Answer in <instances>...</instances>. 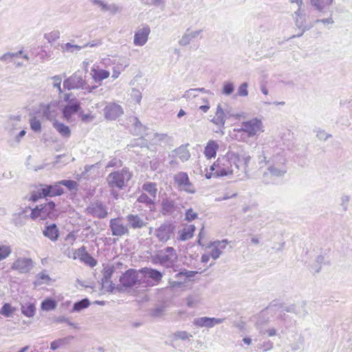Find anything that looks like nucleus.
I'll list each match as a JSON object with an SVG mask.
<instances>
[{
    "instance_id": "49",
    "label": "nucleus",
    "mask_w": 352,
    "mask_h": 352,
    "mask_svg": "<svg viewBox=\"0 0 352 352\" xmlns=\"http://www.w3.org/2000/svg\"><path fill=\"white\" fill-rule=\"evenodd\" d=\"M57 183L59 184V186H60V185L65 186L69 190H76L78 186V184L76 181L71 179L60 180Z\"/></svg>"
},
{
    "instance_id": "61",
    "label": "nucleus",
    "mask_w": 352,
    "mask_h": 352,
    "mask_svg": "<svg viewBox=\"0 0 352 352\" xmlns=\"http://www.w3.org/2000/svg\"><path fill=\"white\" fill-rule=\"evenodd\" d=\"M316 137L320 140H327L331 137V134L326 133L324 130L319 129L316 131Z\"/></svg>"
},
{
    "instance_id": "45",
    "label": "nucleus",
    "mask_w": 352,
    "mask_h": 352,
    "mask_svg": "<svg viewBox=\"0 0 352 352\" xmlns=\"http://www.w3.org/2000/svg\"><path fill=\"white\" fill-rule=\"evenodd\" d=\"M56 302L52 298H47L41 303V309L44 311H51L56 307Z\"/></svg>"
},
{
    "instance_id": "48",
    "label": "nucleus",
    "mask_w": 352,
    "mask_h": 352,
    "mask_svg": "<svg viewBox=\"0 0 352 352\" xmlns=\"http://www.w3.org/2000/svg\"><path fill=\"white\" fill-rule=\"evenodd\" d=\"M21 116H10L8 119V124L10 127V131H12L17 129L19 122L21 121Z\"/></svg>"
},
{
    "instance_id": "27",
    "label": "nucleus",
    "mask_w": 352,
    "mask_h": 352,
    "mask_svg": "<svg viewBox=\"0 0 352 352\" xmlns=\"http://www.w3.org/2000/svg\"><path fill=\"white\" fill-rule=\"evenodd\" d=\"M58 104L56 102H51L44 105L43 116L48 120H54L57 115Z\"/></svg>"
},
{
    "instance_id": "20",
    "label": "nucleus",
    "mask_w": 352,
    "mask_h": 352,
    "mask_svg": "<svg viewBox=\"0 0 352 352\" xmlns=\"http://www.w3.org/2000/svg\"><path fill=\"white\" fill-rule=\"evenodd\" d=\"M140 272L144 277L151 278L153 281V285H158L163 278L164 274L160 271L151 267H143L140 270Z\"/></svg>"
},
{
    "instance_id": "13",
    "label": "nucleus",
    "mask_w": 352,
    "mask_h": 352,
    "mask_svg": "<svg viewBox=\"0 0 352 352\" xmlns=\"http://www.w3.org/2000/svg\"><path fill=\"white\" fill-rule=\"evenodd\" d=\"M151 28L147 24H142L135 32L133 44L135 46H144L148 41Z\"/></svg>"
},
{
    "instance_id": "53",
    "label": "nucleus",
    "mask_w": 352,
    "mask_h": 352,
    "mask_svg": "<svg viewBox=\"0 0 352 352\" xmlns=\"http://www.w3.org/2000/svg\"><path fill=\"white\" fill-rule=\"evenodd\" d=\"M167 138H168V135L166 134L155 133L153 134V138H151L150 140H151V144H158L162 141L165 140Z\"/></svg>"
},
{
    "instance_id": "62",
    "label": "nucleus",
    "mask_w": 352,
    "mask_h": 352,
    "mask_svg": "<svg viewBox=\"0 0 352 352\" xmlns=\"http://www.w3.org/2000/svg\"><path fill=\"white\" fill-rule=\"evenodd\" d=\"M197 96V90L195 89H190L187 90L183 95V98L187 100H190Z\"/></svg>"
},
{
    "instance_id": "59",
    "label": "nucleus",
    "mask_w": 352,
    "mask_h": 352,
    "mask_svg": "<svg viewBox=\"0 0 352 352\" xmlns=\"http://www.w3.org/2000/svg\"><path fill=\"white\" fill-rule=\"evenodd\" d=\"M274 344L272 341L267 340L265 341L263 343L261 344L258 346V349L262 350L263 351H267L271 350L273 348Z\"/></svg>"
},
{
    "instance_id": "55",
    "label": "nucleus",
    "mask_w": 352,
    "mask_h": 352,
    "mask_svg": "<svg viewBox=\"0 0 352 352\" xmlns=\"http://www.w3.org/2000/svg\"><path fill=\"white\" fill-rule=\"evenodd\" d=\"M51 79L53 80V87L58 89L59 94H62L63 90L60 87L61 82H62L61 77L59 75H56V76L51 77Z\"/></svg>"
},
{
    "instance_id": "24",
    "label": "nucleus",
    "mask_w": 352,
    "mask_h": 352,
    "mask_svg": "<svg viewBox=\"0 0 352 352\" xmlns=\"http://www.w3.org/2000/svg\"><path fill=\"white\" fill-rule=\"evenodd\" d=\"M203 32V30H192L190 28H188L182 38L179 41V45L183 47L187 46L190 42L199 36Z\"/></svg>"
},
{
    "instance_id": "14",
    "label": "nucleus",
    "mask_w": 352,
    "mask_h": 352,
    "mask_svg": "<svg viewBox=\"0 0 352 352\" xmlns=\"http://www.w3.org/2000/svg\"><path fill=\"white\" fill-rule=\"evenodd\" d=\"M87 211L88 214L98 219H104L108 215L107 206L99 201L91 202Z\"/></svg>"
},
{
    "instance_id": "41",
    "label": "nucleus",
    "mask_w": 352,
    "mask_h": 352,
    "mask_svg": "<svg viewBox=\"0 0 352 352\" xmlns=\"http://www.w3.org/2000/svg\"><path fill=\"white\" fill-rule=\"evenodd\" d=\"M142 190L148 192L153 199L156 198L157 188V184L153 182H146L142 185Z\"/></svg>"
},
{
    "instance_id": "46",
    "label": "nucleus",
    "mask_w": 352,
    "mask_h": 352,
    "mask_svg": "<svg viewBox=\"0 0 352 352\" xmlns=\"http://www.w3.org/2000/svg\"><path fill=\"white\" fill-rule=\"evenodd\" d=\"M201 302V298L197 294L190 295L186 298V304L189 307H195Z\"/></svg>"
},
{
    "instance_id": "34",
    "label": "nucleus",
    "mask_w": 352,
    "mask_h": 352,
    "mask_svg": "<svg viewBox=\"0 0 352 352\" xmlns=\"http://www.w3.org/2000/svg\"><path fill=\"white\" fill-rule=\"evenodd\" d=\"M74 338L73 336H67L63 338H59L51 342L50 349L53 351L56 350L60 346L69 344L70 341Z\"/></svg>"
},
{
    "instance_id": "25",
    "label": "nucleus",
    "mask_w": 352,
    "mask_h": 352,
    "mask_svg": "<svg viewBox=\"0 0 352 352\" xmlns=\"http://www.w3.org/2000/svg\"><path fill=\"white\" fill-rule=\"evenodd\" d=\"M178 207L175 200L166 197L162 201V213L164 215H172Z\"/></svg>"
},
{
    "instance_id": "5",
    "label": "nucleus",
    "mask_w": 352,
    "mask_h": 352,
    "mask_svg": "<svg viewBox=\"0 0 352 352\" xmlns=\"http://www.w3.org/2000/svg\"><path fill=\"white\" fill-rule=\"evenodd\" d=\"M131 177V172L128 168L124 167L121 170L109 173L107 177L106 182L109 188L122 190L127 186Z\"/></svg>"
},
{
    "instance_id": "21",
    "label": "nucleus",
    "mask_w": 352,
    "mask_h": 352,
    "mask_svg": "<svg viewBox=\"0 0 352 352\" xmlns=\"http://www.w3.org/2000/svg\"><path fill=\"white\" fill-rule=\"evenodd\" d=\"M74 254V259L78 258L90 267H94L97 264L96 260L87 252L86 248L84 246L76 250Z\"/></svg>"
},
{
    "instance_id": "44",
    "label": "nucleus",
    "mask_w": 352,
    "mask_h": 352,
    "mask_svg": "<svg viewBox=\"0 0 352 352\" xmlns=\"http://www.w3.org/2000/svg\"><path fill=\"white\" fill-rule=\"evenodd\" d=\"M191 338H192V335L186 331H177L173 334L174 340H190Z\"/></svg>"
},
{
    "instance_id": "43",
    "label": "nucleus",
    "mask_w": 352,
    "mask_h": 352,
    "mask_svg": "<svg viewBox=\"0 0 352 352\" xmlns=\"http://www.w3.org/2000/svg\"><path fill=\"white\" fill-rule=\"evenodd\" d=\"M114 272V269L113 267H106L104 268L102 272V278L101 279L102 284L104 286L105 284L110 282V279L112 276V274Z\"/></svg>"
},
{
    "instance_id": "56",
    "label": "nucleus",
    "mask_w": 352,
    "mask_h": 352,
    "mask_svg": "<svg viewBox=\"0 0 352 352\" xmlns=\"http://www.w3.org/2000/svg\"><path fill=\"white\" fill-rule=\"evenodd\" d=\"M60 37V32L58 30H54L49 34H45L44 38L47 40L49 43L55 41Z\"/></svg>"
},
{
    "instance_id": "57",
    "label": "nucleus",
    "mask_w": 352,
    "mask_h": 352,
    "mask_svg": "<svg viewBox=\"0 0 352 352\" xmlns=\"http://www.w3.org/2000/svg\"><path fill=\"white\" fill-rule=\"evenodd\" d=\"M198 217V214L193 210L192 208H189L186 210L185 213V220L190 222L192 221Z\"/></svg>"
},
{
    "instance_id": "1",
    "label": "nucleus",
    "mask_w": 352,
    "mask_h": 352,
    "mask_svg": "<svg viewBox=\"0 0 352 352\" xmlns=\"http://www.w3.org/2000/svg\"><path fill=\"white\" fill-rule=\"evenodd\" d=\"M251 157L246 152L241 151H228L226 155L219 157L210 166V170L214 171L215 177H224L230 175L241 177L246 173V169Z\"/></svg>"
},
{
    "instance_id": "10",
    "label": "nucleus",
    "mask_w": 352,
    "mask_h": 352,
    "mask_svg": "<svg viewBox=\"0 0 352 352\" xmlns=\"http://www.w3.org/2000/svg\"><path fill=\"white\" fill-rule=\"evenodd\" d=\"M109 228L113 236L121 237L129 234L126 223H124L123 217L111 219L109 221Z\"/></svg>"
},
{
    "instance_id": "29",
    "label": "nucleus",
    "mask_w": 352,
    "mask_h": 352,
    "mask_svg": "<svg viewBox=\"0 0 352 352\" xmlns=\"http://www.w3.org/2000/svg\"><path fill=\"white\" fill-rule=\"evenodd\" d=\"M232 116L233 115L230 114L229 117ZM227 118H228V116L223 111V110L221 107V105L219 104L217 108V112H216L215 117L212 120V121L213 123H214L217 125L223 126L225 124L226 119Z\"/></svg>"
},
{
    "instance_id": "58",
    "label": "nucleus",
    "mask_w": 352,
    "mask_h": 352,
    "mask_svg": "<svg viewBox=\"0 0 352 352\" xmlns=\"http://www.w3.org/2000/svg\"><path fill=\"white\" fill-rule=\"evenodd\" d=\"M248 85L247 82L242 83L238 88L236 95L239 96H247L248 95Z\"/></svg>"
},
{
    "instance_id": "33",
    "label": "nucleus",
    "mask_w": 352,
    "mask_h": 352,
    "mask_svg": "<svg viewBox=\"0 0 352 352\" xmlns=\"http://www.w3.org/2000/svg\"><path fill=\"white\" fill-rule=\"evenodd\" d=\"M52 124L53 127L61 136L67 138L71 135V130L68 126L56 120H54Z\"/></svg>"
},
{
    "instance_id": "19",
    "label": "nucleus",
    "mask_w": 352,
    "mask_h": 352,
    "mask_svg": "<svg viewBox=\"0 0 352 352\" xmlns=\"http://www.w3.org/2000/svg\"><path fill=\"white\" fill-rule=\"evenodd\" d=\"M295 15V23L296 27L301 30V32L297 34V36H300L306 31L311 28V25L307 23L305 14L298 8V9L294 12Z\"/></svg>"
},
{
    "instance_id": "39",
    "label": "nucleus",
    "mask_w": 352,
    "mask_h": 352,
    "mask_svg": "<svg viewBox=\"0 0 352 352\" xmlns=\"http://www.w3.org/2000/svg\"><path fill=\"white\" fill-rule=\"evenodd\" d=\"M155 199L151 197H148L146 193H142L138 198V201L144 204L146 207L152 210L154 208Z\"/></svg>"
},
{
    "instance_id": "40",
    "label": "nucleus",
    "mask_w": 352,
    "mask_h": 352,
    "mask_svg": "<svg viewBox=\"0 0 352 352\" xmlns=\"http://www.w3.org/2000/svg\"><path fill=\"white\" fill-rule=\"evenodd\" d=\"M90 305V301L88 298H85L74 304L71 312H80L82 309L87 308Z\"/></svg>"
},
{
    "instance_id": "31",
    "label": "nucleus",
    "mask_w": 352,
    "mask_h": 352,
    "mask_svg": "<svg viewBox=\"0 0 352 352\" xmlns=\"http://www.w3.org/2000/svg\"><path fill=\"white\" fill-rule=\"evenodd\" d=\"M219 149V144L214 140H209L207 143L206 146L204 149V154L208 159L214 157L217 154V151Z\"/></svg>"
},
{
    "instance_id": "50",
    "label": "nucleus",
    "mask_w": 352,
    "mask_h": 352,
    "mask_svg": "<svg viewBox=\"0 0 352 352\" xmlns=\"http://www.w3.org/2000/svg\"><path fill=\"white\" fill-rule=\"evenodd\" d=\"M60 47L63 51H66V52H70V53H73V52H74V51H79L82 48H83L82 46L78 45H72L70 43H67L65 44L61 45Z\"/></svg>"
},
{
    "instance_id": "12",
    "label": "nucleus",
    "mask_w": 352,
    "mask_h": 352,
    "mask_svg": "<svg viewBox=\"0 0 352 352\" xmlns=\"http://www.w3.org/2000/svg\"><path fill=\"white\" fill-rule=\"evenodd\" d=\"M124 221L126 222L129 230L130 229L134 230H141L148 224L146 219L144 218L143 215L140 214H128L126 215Z\"/></svg>"
},
{
    "instance_id": "17",
    "label": "nucleus",
    "mask_w": 352,
    "mask_h": 352,
    "mask_svg": "<svg viewBox=\"0 0 352 352\" xmlns=\"http://www.w3.org/2000/svg\"><path fill=\"white\" fill-rule=\"evenodd\" d=\"M55 206L56 204L52 201L41 204V219H55L58 215V212L56 210Z\"/></svg>"
},
{
    "instance_id": "37",
    "label": "nucleus",
    "mask_w": 352,
    "mask_h": 352,
    "mask_svg": "<svg viewBox=\"0 0 352 352\" xmlns=\"http://www.w3.org/2000/svg\"><path fill=\"white\" fill-rule=\"evenodd\" d=\"M195 231V226L194 225H190L184 228L180 233L179 239L181 241H186L192 238Z\"/></svg>"
},
{
    "instance_id": "18",
    "label": "nucleus",
    "mask_w": 352,
    "mask_h": 352,
    "mask_svg": "<svg viewBox=\"0 0 352 352\" xmlns=\"http://www.w3.org/2000/svg\"><path fill=\"white\" fill-rule=\"evenodd\" d=\"M225 318H216L210 317L196 318L193 320V324L199 327L212 328L217 324H221Z\"/></svg>"
},
{
    "instance_id": "32",
    "label": "nucleus",
    "mask_w": 352,
    "mask_h": 352,
    "mask_svg": "<svg viewBox=\"0 0 352 352\" xmlns=\"http://www.w3.org/2000/svg\"><path fill=\"white\" fill-rule=\"evenodd\" d=\"M91 74L95 82H100L107 78L109 76L110 73L104 69H96L93 67L91 70Z\"/></svg>"
},
{
    "instance_id": "63",
    "label": "nucleus",
    "mask_w": 352,
    "mask_h": 352,
    "mask_svg": "<svg viewBox=\"0 0 352 352\" xmlns=\"http://www.w3.org/2000/svg\"><path fill=\"white\" fill-rule=\"evenodd\" d=\"M122 162L120 160L113 158L111 159L106 166V168H111V167H120L122 166Z\"/></svg>"
},
{
    "instance_id": "7",
    "label": "nucleus",
    "mask_w": 352,
    "mask_h": 352,
    "mask_svg": "<svg viewBox=\"0 0 352 352\" xmlns=\"http://www.w3.org/2000/svg\"><path fill=\"white\" fill-rule=\"evenodd\" d=\"M140 270L129 269L126 270L120 278V281L124 287H132L142 283L139 278Z\"/></svg>"
},
{
    "instance_id": "47",
    "label": "nucleus",
    "mask_w": 352,
    "mask_h": 352,
    "mask_svg": "<svg viewBox=\"0 0 352 352\" xmlns=\"http://www.w3.org/2000/svg\"><path fill=\"white\" fill-rule=\"evenodd\" d=\"M15 311V309L11 306L9 303H5L1 310L0 314L5 317H11Z\"/></svg>"
},
{
    "instance_id": "38",
    "label": "nucleus",
    "mask_w": 352,
    "mask_h": 352,
    "mask_svg": "<svg viewBox=\"0 0 352 352\" xmlns=\"http://www.w3.org/2000/svg\"><path fill=\"white\" fill-rule=\"evenodd\" d=\"M175 152L182 162L187 161L190 157V154L189 151L187 149V146L184 145H182L176 148Z\"/></svg>"
},
{
    "instance_id": "15",
    "label": "nucleus",
    "mask_w": 352,
    "mask_h": 352,
    "mask_svg": "<svg viewBox=\"0 0 352 352\" xmlns=\"http://www.w3.org/2000/svg\"><path fill=\"white\" fill-rule=\"evenodd\" d=\"M34 267V262L30 258L19 257L12 265V270L21 274H26L30 272Z\"/></svg>"
},
{
    "instance_id": "35",
    "label": "nucleus",
    "mask_w": 352,
    "mask_h": 352,
    "mask_svg": "<svg viewBox=\"0 0 352 352\" xmlns=\"http://www.w3.org/2000/svg\"><path fill=\"white\" fill-rule=\"evenodd\" d=\"M133 125V134L136 135H142L146 129V127L141 123L139 119L136 117H132L130 120Z\"/></svg>"
},
{
    "instance_id": "6",
    "label": "nucleus",
    "mask_w": 352,
    "mask_h": 352,
    "mask_svg": "<svg viewBox=\"0 0 352 352\" xmlns=\"http://www.w3.org/2000/svg\"><path fill=\"white\" fill-rule=\"evenodd\" d=\"M63 87L68 90L86 89L87 82L82 74L76 72L63 81Z\"/></svg>"
},
{
    "instance_id": "3",
    "label": "nucleus",
    "mask_w": 352,
    "mask_h": 352,
    "mask_svg": "<svg viewBox=\"0 0 352 352\" xmlns=\"http://www.w3.org/2000/svg\"><path fill=\"white\" fill-rule=\"evenodd\" d=\"M263 123L261 120L253 118L244 121L241 123V127L234 129V131L239 135L236 138L242 142H247L248 138L258 135L263 131Z\"/></svg>"
},
{
    "instance_id": "51",
    "label": "nucleus",
    "mask_w": 352,
    "mask_h": 352,
    "mask_svg": "<svg viewBox=\"0 0 352 352\" xmlns=\"http://www.w3.org/2000/svg\"><path fill=\"white\" fill-rule=\"evenodd\" d=\"M234 89V85L233 82L226 81L223 82L222 94L226 96H230L232 94Z\"/></svg>"
},
{
    "instance_id": "52",
    "label": "nucleus",
    "mask_w": 352,
    "mask_h": 352,
    "mask_svg": "<svg viewBox=\"0 0 352 352\" xmlns=\"http://www.w3.org/2000/svg\"><path fill=\"white\" fill-rule=\"evenodd\" d=\"M12 250L10 246L6 245H0V261H2L11 254Z\"/></svg>"
},
{
    "instance_id": "11",
    "label": "nucleus",
    "mask_w": 352,
    "mask_h": 352,
    "mask_svg": "<svg viewBox=\"0 0 352 352\" xmlns=\"http://www.w3.org/2000/svg\"><path fill=\"white\" fill-rule=\"evenodd\" d=\"M175 229L173 223H164L155 230V235L159 241L166 243L174 236Z\"/></svg>"
},
{
    "instance_id": "36",
    "label": "nucleus",
    "mask_w": 352,
    "mask_h": 352,
    "mask_svg": "<svg viewBox=\"0 0 352 352\" xmlns=\"http://www.w3.org/2000/svg\"><path fill=\"white\" fill-rule=\"evenodd\" d=\"M333 0H311V4L318 11H323L331 5Z\"/></svg>"
},
{
    "instance_id": "42",
    "label": "nucleus",
    "mask_w": 352,
    "mask_h": 352,
    "mask_svg": "<svg viewBox=\"0 0 352 352\" xmlns=\"http://www.w3.org/2000/svg\"><path fill=\"white\" fill-rule=\"evenodd\" d=\"M36 311V307L34 303L28 302L21 305V312L27 317H32Z\"/></svg>"
},
{
    "instance_id": "4",
    "label": "nucleus",
    "mask_w": 352,
    "mask_h": 352,
    "mask_svg": "<svg viewBox=\"0 0 352 352\" xmlns=\"http://www.w3.org/2000/svg\"><path fill=\"white\" fill-rule=\"evenodd\" d=\"M177 254L172 247H167L158 250L151 256V262L155 265H160L166 268L173 267L177 261Z\"/></svg>"
},
{
    "instance_id": "23",
    "label": "nucleus",
    "mask_w": 352,
    "mask_h": 352,
    "mask_svg": "<svg viewBox=\"0 0 352 352\" xmlns=\"http://www.w3.org/2000/svg\"><path fill=\"white\" fill-rule=\"evenodd\" d=\"M80 109V104L78 101V100L74 97L73 102L67 104L63 109V118L67 121L70 122L72 120V117L73 115L76 113L79 109Z\"/></svg>"
},
{
    "instance_id": "28",
    "label": "nucleus",
    "mask_w": 352,
    "mask_h": 352,
    "mask_svg": "<svg viewBox=\"0 0 352 352\" xmlns=\"http://www.w3.org/2000/svg\"><path fill=\"white\" fill-rule=\"evenodd\" d=\"M270 318L265 311H262L256 317L255 327L261 334H265L264 327L269 322Z\"/></svg>"
},
{
    "instance_id": "22",
    "label": "nucleus",
    "mask_w": 352,
    "mask_h": 352,
    "mask_svg": "<svg viewBox=\"0 0 352 352\" xmlns=\"http://www.w3.org/2000/svg\"><path fill=\"white\" fill-rule=\"evenodd\" d=\"M41 192L42 195L44 196V197L59 196L63 194L64 192L63 188L59 186V184H58V183H56L54 185L43 184L41 185Z\"/></svg>"
},
{
    "instance_id": "60",
    "label": "nucleus",
    "mask_w": 352,
    "mask_h": 352,
    "mask_svg": "<svg viewBox=\"0 0 352 352\" xmlns=\"http://www.w3.org/2000/svg\"><path fill=\"white\" fill-rule=\"evenodd\" d=\"M91 2L93 4L98 6L102 11H107L109 4L105 3L103 0H91Z\"/></svg>"
},
{
    "instance_id": "30",
    "label": "nucleus",
    "mask_w": 352,
    "mask_h": 352,
    "mask_svg": "<svg viewBox=\"0 0 352 352\" xmlns=\"http://www.w3.org/2000/svg\"><path fill=\"white\" fill-rule=\"evenodd\" d=\"M43 233L45 236L53 241H56L59 236V232L55 223L46 226Z\"/></svg>"
},
{
    "instance_id": "26",
    "label": "nucleus",
    "mask_w": 352,
    "mask_h": 352,
    "mask_svg": "<svg viewBox=\"0 0 352 352\" xmlns=\"http://www.w3.org/2000/svg\"><path fill=\"white\" fill-rule=\"evenodd\" d=\"M195 273L196 272L193 271L184 270V271L180 272L175 275V278H177V280L170 281V283L173 287H181L187 280L188 278L193 277Z\"/></svg>"
},
{
    "instance_id": "16",
    "label": "nucleus",
    "mask_w": 352,
    "mask_h": 352,
    "mask_svg": "<svg viewBox=\"0 0 352 352\" xmlns=\"http://www.w3.org/2000/svg\"><path fill=\"white\" fill-rule=\"evenodd\" d=\"M103 111L104 118L107 120H116L124 113L122 107L115 102L107 104Z\"/></svg>"
},
{
    "instance_id": "2",
    "label": "nucleus",
    "mask_w": 352,
    "mask_h": 352,
    "mask_svg": "<svg viewBox=\"0 0 352 352\" xmlns=\"http://www.w3.org/2000/svg\"><path fill=\"white\" fill-rule=\"evenodd\" d=\"M258 153H261L259 159L261 164L263 162L265 164L286 166V157L284 150L279 147L278 143L274 141H268L258 148Z\"/></svg>"
},
{
    "instance_id": "54",
    "label": "nucleus",
    "mask_w": 352,
    "mask_h": 352,
    "mask_svg": "<svg viewBox=\"0 0 352 352\" xmlns=\"http://www.w3.org/2000/svg\"><path fill=\"white\" fill-rule=\"evenodd\" d=\"M30 124L32 130L34 132H40L41 130V123L39 120L32 118L30 120Z\"/></svg>"
},
{
    "instance_id": "8",
    "label": "nucleus",
    "mask_w": 352,
    "mask_h": 352,
    "mask_svg": "<svg viewBox=\"0 0 352 352\" xmlns=\"http://www.w3.org/2000/svg\"><path fill=\"white\" fill-rule=\"evenodd\" d=\"M268 166L267 171L263 174V182L265 184L274 182V177H282L287 173L286 166H275L267 164Z\"/></svg>"
},
{
    "instance_id": "9",
    "label": "nucleus",
    "mask_w": 352,
    "mask_h": 352,
    "mask_svg": "<svg viewBox=\"0 0 352 352\" xmlns=\"http://www.w3.org/2000/svg\"><path fill=\"white\" fill-rule=\"evenodd\" d=\"M174 182L177 185L179 190L187 193L194 194L196 192L193 184L190 182L188 175L185 172H179L175 175Z\"/></svg>"
},
{
    "instance_id": "64",
    "label": "nucleus",
    "mask_w": 352,
    "mask_h": 352,
    "mask_svg": "<svg viewBox=\"0 0 352 352\" xmlns=\"http://www.w3.org/2000/svg\"><path fill=\"white\" fill-rule=\"evenodd\" d=\"M122 10V8L116 3L109 4L107 11H109L112 14H116Z\"/></svg>"
}]
</instances>
